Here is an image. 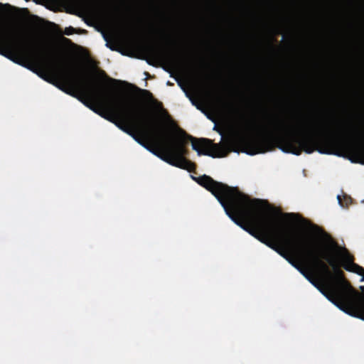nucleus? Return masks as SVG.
<instances>
[{
    "instance_id": "nucleus-3",
    "label": "nucleus",
    "mask_w": 364,
    "mask_h": 364,
    "mask_svg": "<svg viewBox=\"0 0 364 364\" xmlns=\"http://www.w3.org/2000/svg\"><path fill=\"white\" fill-rule=\"evenodd\" d=\"M271 134L263 137H247L234 135L229 144L235 151L240 149L249 154L255 155L273 150L276 145L285 153L300 155L303 151L311 154L318 151L321 154H334L343 156L347 154L360 156L364 153V145L358 140H346L342 136H360L358 129L341 125L330 129L318 120L304 118L292 122L274 118L269 124Z\"/></svg>"
},
{
    "instance_id": "nucleus-2",
    "label": "nucleus",
    "mask_w": 364,
    "mask_h": 364,
    "mask_svg": "<svg viewBox=\"0 0 364 364\" xmlns=\"http://www.w3.org/2000/svg\"><path fill=\"white\" fill-rule=\"evenodd\" d=\"M52 83L114 124L151 153L173 166L189 172L196 171V164L186 158L188 154L186 145L188 141H191L192 148L198 155L213 158L223 156L219 146L210 139L201 138L197 140L176 126L163 107V104L154 99L149 90L134 86L143 96L151 100L156 108L173 125L176 129L174 134L139 107L131 106L121 95L82 72L73 63H59L53 50Z\"/></svg>"
},
{
    "instance_id": "nucleus-8",
    "label": "nucleus",
    "mask_w": 364,
    "mask_h": 364,
    "mask_svg": "<svg viewBox=\"0 0 364 364\" xmlns=\"http://www.w3.org/2000/svg\"><path fill=\"white\" fill-rule=\"evenodd\" d=\"M171 58L175 63H176L178 60L176 56H171Z\"/></svg>"
},
{
    "instance_id": "nucleus-4",
    "label": "nucleus",
    "mask_w": 364,
    "mask_h": 364,
    "mask_svg": "<svg viewBox=\"0 0 364 364\" xmlns=\"http://www.w3.org/2000/svg\"><path fill=\"white\" fill-rule=\"evenodd\" d=\"M75 28L72 26H70L68 28H66L65 29V35H68V36H70V35H72L75 33Z\"/></svg>"
},
{
    "instance_id": "nucleus-5",
    "label": "nucleus",
    "mask_w": 364,
    "mask_h": 364,
    "mask_svg": "<svg viewBox=\"0 0 364 364\" xmlns=\"http://www.w3.org/2000/svg\"><path fill=\"white\" fill-rule=\"evenodd\" d=\"M101 74L105 76V77L108 78V80H111V81H113V82H116V80H114V79H112V78H109L107 76L106 73L105 71L103 70H101Z\"/></svg>"
},
{
    "instance_id": "nucleus-9",
    "label": "nucleus",
    "mask_w": 364,
    "mask_h": 364,
    "mask_svg": "<svg viewBox=\"0 0 364 364\" xmlns=\"http://www.w3.org/2000/svg\"><path fill=\"white\" fill-rule=\"evenodd\" d=\"M338 200L339 203L341 204V199L340 196H338Z\"/></svg>"
},
{
    "instance_id": "nucleus-7",
    "label": "nucleus",
    "mask_w": 364,
    "mask_h": 364,
    "mask_svg": "<svg viewBox=\"0 0 364 364\" xmlns=\"http://www.w3.org/2000/svg\"><path fill=\"white\" fill-rule=\"evenodd\" d=\"M191 102H192L193 105H194L197 107L198 109H200V105H197L196 102L193 100H191Z\"/></svg>"
},
{
    "instance_id": "nucleus-6",
    "label": "nucleus",
    "mask_w": 364,
    "mask_h": 364,
    "mask_svg": "<svg viewBox=\"0 0 364 364\" xmlns=\"http://www.w3.org/2000/svg\"><path fill=\"white\" fill-rule=\"evenodd\" d=\"M148 50H149L150 52H151V53H155V51H156V50H155V49H154V48H153L152 46H149V47H148Z\"/></svg>"
},
{
    "instance_id": "nucleus-1",
    "label": "nucleus",
    "mask_w": 364,
    "mask_h": 364,
    "mask_svg": "<svg viewBox=\"0 0 364 364\" xmlns=\"http://www.w3.org/2000/svg\"><path fill=\"white\" fill-rule=\"evenodd\" d=\"M218 200L228 217L238 226L270 247L296 268L330 301L341 310L364 320V286L359 293L344 277L339 268L336 255L342 252L347 271L361 275L364 268L353 262V257L346 247H341L332 238L323 247L306 237L293 240L294 232L284 225L279 218H296L294 213L279 216L262 213L259 199H251L238 188L218 181Z\"/></svg>"
}]
</instances>
